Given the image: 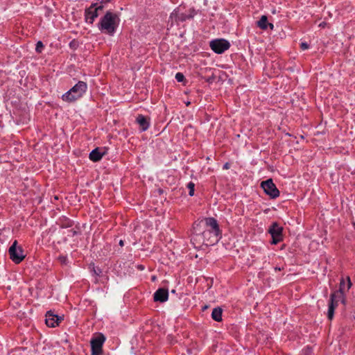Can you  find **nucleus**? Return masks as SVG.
<instances>
[{
	"label": "nucleus",
	"mask_w": 355,
	"mask_h": 355,
	"mask_svg": "<svg viewBox=\"0 0 355 355\" xmlns=\"http://www.w3.org/2000/svg\"><path fill=\"white\" fill-rule=\"evenodd\" d=\"M118 21L119 17L116 14L107 11L98 24V28L103 33L112 35L118 26Z\"/></svg>",
	"instance_id": "1"
},
{
	"label": "nucleus",
	"mask_w": 355,
	"mask_h": 355,
	"mask_svg": "<svg viewBox=\"0 0 355 355\" xmlns=\"http://www.w3.org/2000/svg\"><path fill=\"white\" fill-rule=\"evenodd\" d=\"M345 286V279L344 278H342L340 282L339 290L333 293L330 296L327 313V317L330 320H331L334 318V310L336 307L338 306V301L340 300L343 304L345 303L344 297Z\"/></svg>",
	"instance_id": "2"
},
{
	"label": "nucleus",
	"mask_w": 355,
	"mask_h": 355,
	"mask_svg": "<svg viewBox=\"0 0 355 355\" xmlns=\"http://www.w3.org/2000/svg\"><path fill=\"white\" fill-rule=\"evenodd\" d=\"M87 84L83 81H79L69 91L62 96V99L67 102H72L80 98L86 92Z\"/></svg>",
	"instance_id": "3"
},
{
	"label": "nucleus",
	"mask_w": 355,
	"mask_h": 355,
	"mask_svg": "<svg viewBox=\"0 0 355 355\" xmlns=\"http://www.w3.org/2000/svg\"><path fill=\"white\" fill-rule=\"evenodd\" d=\"M205 224L207 227H210L211 228V230H205L202 232V235L204 238H206L207 236H210L211 234H213L215 237L213 241H211L209 243H211L212 242L217 241V236L219 234V227L217 223V221L214 218H208L205 220Z\"/></svg>",
	"instance_id": "4"
},
{
	"label": "nucleus",
	"mask_w": 355,
	"mask_h": 355,
	"mask_svg": "<svg viewBox=\"0 0 355 355\" xmlns=\"http://www.w3.org/2000/svg\"><path fill=\"white\" fill-rule=\"evenodd\" d=\"M10 257L15 263H19L24 258L25 254L21 246L17 245V241H15L9 248Z\"/></svg>",
	"instance_id": "5"
},
{
	"label": "nucleus",
	"mask_w": 355,
	"mask_h": 355,
	"mask_svg": "<svg viewBox=\"0 0 355 355\" xmlns=\"http://www.w3.org/2000/svg\"><path fill=\"white\" fill-rule=\"evenodd\" d=\"M283 227L280 226L277 223H273L268 229V232L272 236V241L270 243L272 245H276L283 240Z\"/></svg>",
	"instance_id": "6"
},
{
	"label": "nucleus",
	"mask_w": 355,
	"mask_h": 355,
	"mask_svg": "<svg viewBox=\"0 0 355 355\" xmlns=\"http://www.w3.org/2000/svg\"><path fill=\"white\" fill-rule=\"evenodd\" d=\"M105 340L103 334H98L91 340L92 355H101L103 352L102 347Z\"/></svg>",
	"instance_id": "7"
},
{
	"label": "nucleus",
	"mask_w": 355,
	"mask_h": 355,
	"mask_svg": "<svg viewBox=\"0 0 355 355\" xmlns=\"http://www.w3.org/2000/svg\"><path fill=\"white\" fill-rule=\"evenodd\" d=\"M261 187L264 192L271 198L274 199L279 196V191L277 189L272 179L263 181L261 184Z\"/></svg>",
	"instance_id": "8"
},
{
	"label": "nucleus",
	"mask_w": 355,
	"mask_h": 355,
	"mask_svg": "<svg viewBox=\"0 0 355 355\" xmlns=\"http://www.w3.org/2000/svg\"><path fill=\"white\" fill-rule=\"evenodd\" d=\"M104 6L92 3L89 8L85 10V16L86 21L93 24L94 19L98 16V12L103 9Z\"/></svg>",
	"instance_id": "9"
},
{
	"label": "nucleus",
	"mask_w": 355,
	"mask_h": 355,
	"mask_svg": "<svg viewBox=\"0 0 355 355\" xmlns=\"http://www.w3.org/2000/svg\"><path fill=\"white\" fill-rule=\"evenodd\" d=\"M230 46V42L225 39H218L210 42L211 49L216 53H222Z\"/></svg>",
	"instance_id": "10"
},
{
	"label": "nucleus",
	"mask_w": 355,
	"mask_h": 355,
	"mask_svg": "<svg viewBox=\"0 0 355 355\" xmlns=\"http://www.w3.org/2000/svg\"><path fill=\"white\" fill-rule=\"evenodd\" d=\"M62 319V317L54 314L51 311H49L46 314L45 322L48 327H55L59 324Z\"/></svg>",
	"instance_id": "11"
},
{
	"label": "nucleus",
	"mask_w": 355,
	"mask_h": 355,
	"mask_svg": "<svg viewBox=\"0 0 355 355\" xmlns=\"http://www.w3.org/2000/svg\"><path fill=\"white\" fill-rule=\"evenodd\" d=\"M193 17V14L187 15L184 13H180L179 10H175L174 12H173L171 14L170 19L173 24L174 21L176 22H178L179 21H184L188 19L192 18Z\"/></svg>",
	"instance_id": "12"
},
{
	"label": "nucleus",
	"mask_w": 355,
	"mask_h": 355,
	"mask_svg": "<svg viewBox=\"0 0 355 355\" xmlns=\"http://www.w3.org/2000/svg\"><path fill=\"white\" fill-rule=\"evenodd\" d=\"M168 290L161 288H159L155 293H154V301L155 302H164L168 300Z\"/></svg>",
	"instance_id": "13"
},
{
	"label": "nucleus",
	"mask_w": 355,
	"mask_h": 355,
	"mask_svg": "<svg viewBox=\"0 0 355 355\" xmlns=\"http://www.w3.org/2000/svg\"><path fill=\"white\" fill-rule=\"evenodd\" d=\"M137 123L139 125L141 130L142 131L146 130L149 127V122L148 121V119L145 117L144 116L139 114L137 117Z\"/></svg>",
	"instance_id": "14"
},
{
	"label": "nucleus",
	"mask_w": 355,
	"mask_h": 355,
	"mask_svg": "<svg viewBox=\"0 0 355 355\" xmlns=\"http://www.w3.org/2000/svg\"><path fill=\"white\" fill-rule=\"evenodd\" d=\"M103 153H101L98 148L93 150L89 154V159L93 162L99 161L102 157Z\"/></svg>",
	"instance_id": "15"
},
{
	"label": "nucleus",
	"mask_w": 355,
	"mask_h": 355,
	"mask_svg": "<svg viewBox=\"0 0 355 355\" xmlns=\"http://www.w3.org/2000/svg\"><path fill=\"white\" fill-rule=\"evenodd\" d=\"M222 313L223 310L220 307L214 308L211 313V318L213 320L217 322H220L222 320Z\"/></svg>",
	"instance_id": "16"
},
{
	"label": "nucleus",
	"mask_w": 355,
	"mask_h": 355,
	"mask_svg": "<svg viewBox=\"0 0 355 355\" xmlns=\"http://www.w3.org/2000/svg\"><path fill=\"white\" fill-rule=\"evenodd\" d=\"M257 26L263 29L266 30L268 28V18L266 15L261 16V19L257 22Z\"/></svg>",
	"instance_id": "17"
},
{
	"label": "nucleus",
	"mask_w": 355,
	"mask_h": 355,
	"mask_svg": "<svg viewBox=\"0 0 355 355\" xmlns=\"http://www.w3.org/2000/svg\"><path fill=\"white\" fill-rule=\"evenodd\" d=\"M194 187H195V184L193 182H190L189 183H188L187 188L189 189V194L190 196H193L194 194Z\"/></svg>",
	"instance_id": "18"
},
{
	"label": "nucleus",
	"mask_w": 355,
	"mask_h": 355,
	"mask_svg": "<svg viewBox=\"0 0 355 355\" xmlns=\"http://www.w3.org/2000/svg\"><path fill=\"white\" fill-rule=\"evenodd\" d=\"M44 48L43 43L41 41L37 42L35 51L38 53H41Z\"/></svg>",
	"instance_id": "19"
},
{
	"label": "nucleus",
	"mask_w": 355,
	"mask_h": 355,
	"mask_svg": "<svg viewBox=\"0 0 355 355\" xmlns=\"http://www.w3.org/2000/svg\"><path fill=\"white\" fill-rule=\"evenodd\" d=\"M175 78L178 82H182L184 79V76L182 73H177L175 75Z\"/></svg>",
	"instance_id": "20"
},
{
	"label": "nucleus",
	"mask_w": 355,
	"mask_h": 355,
	"mask_svg": "<svg viewBox=\"0 0 355 355\" xmlns=\"http://www.w3.org/2000/svg\"><path fill=\"white\" fill-rule=\"evenodd\" d=\"M58 260L61 264L66 265L67 263V258L65 256H60Z\"/></svg>",
	"instance_id": "21"
},
{
	"label": "nucleus",
	"mask_w": 355,
	"mask_h": 355,
	"mask_svg": "<svg viewBox=\"0 0 355 355\" xmlns=\"http://www.w3.org/2000/svg\"><path fill=\"white\" fill-rule=\"evenodd\" d=\"M200 226V223L196 224V227H194V231L196 234V236H199L200 234L198 233V232H200L199 227Z\"/></svg>",
	"instance_id": "22"
},
{
	"label": "nucleus",
	"mask_w": 355,
	"mask_h": 355,
	"mask_svg": "<svg viewBox=\"0 0 355 355\" xmlns=\"http://www.w3.org/2000/svg\"><path fill=\"white\" fill-rule=\"evenodd\" d=\"M300 46H301V49L302 50H306V49H307L309 48V45L306 42H302Z\"/></svg>",
	"instance_id": "23"
},
{
	"label": "nucleus",
	"mask_w": 355,
	"mask_h": 355,
	"mask_svg": "<svg viewBox=\"0 0 355 355\" xmlns=\"http://www.w3.org/2000/svg\"><path fill=\"white\" fill-rule=\"evenodd\" d=\"M347 290L348 291L351 288L352 284L351 282L349 277H347Z\"/></svg>",
	"instance_id": "24"
},
{
	"label": "nucleus",
	"mask_w": 355,
	"mask_h": 355,
	"mask_svg": "<svg viewBox=\"0 0 355 355\" xmlns=\"http://www.w3.org/2000/svg\"><path fill=\"white\" fill-rule=\"evenodd\" d=\"M110 1V0H102L99 3H98V5H103V4H105V3H107Z\"/></svg>",
	"instance_id": "25"
},
{
	"label": "nucleus",
	"mask_w": 355,
	"mask_h": 355,
	"mask_svg": "<svg viewBox=\"0 0 355 355\" xmlns=\"http://www.w3.org/2000/svg\"><path fill=\"white\" fill-rule=\"evenodd\" d=\"M327 25V24L326 22L322 21L319 24V27L324 28L326 27Z\"/></svg>",
	"instance_id": "26"
},
{
	"label": "nucleus",
	"mask_w": 355,
	"mask_h": 355,
	"mask_svg": "<svg viewBox=\"0 0 355 355\" xmlns=\"http://www.w3.org/2000/svg\"><path fill=\"white\" fill-rule=\"evenodd\" d=\"M268 26H269L271 30L274 28V25L271 23H268Z\"/></svg>",
	"instance_id": "27"
},
{
	"label": "nucleus",
	"mask_w": 355,
	"mask_h": 355,
	"mask_svg": "<svg viewBox=\"0 0 355 355\" xmlns=\"http://www.w3.org/2000/svg\"><path fill=\"white\" fill-rule=\"evenodd\" d=\"M224 168L225 169H228L229 168V164L228 163H226L224 166H223Z\"/></svg>",
	"instance_id": "28"
},
{
	"label": "nucleus",
	"mask_w": 355,
	"mask_h": 355,
	"mask_svg": "<svg viewBox=\"0 0 355 355\" xmlns=\"http://www.w3.org/2000/svg\"><path fill=\"white\" fill-rule=\"evenodd\" d=\"M119 245H120L121 246H123V245H124L123 241L121 240V241H119Z\"/></svg>",
	"instance_id": "29"
}]
</instances>
